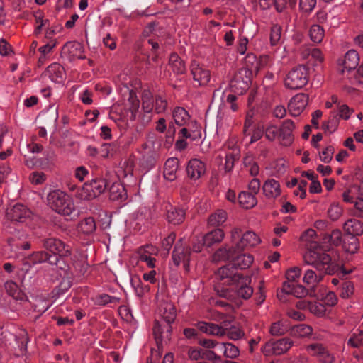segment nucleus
<instances>
[{"label": "nucleus", "instance_id": "680f3d73", "mask_svg": "<svg viewBox=\"0 0 363 363\" xmlns=\"http://www.w3.org/2000/svg\"><path fill=\"white\" fill-rule=\"evenodd\" d=\"M167 107V102L161 96L156 95L155 97L154 108L157 113H163Z\"/></svg>", "mask_w": 363, "mask_h": 363}, {"label": "nucleus", "instance_id": "f03ea898", "mask_svg": "<svg viewBox=\"0 0 363 363\" xmlns=\"http://www.w3.org/2000/svg\"><path fill=\"white\" fill-rule=\"evenodd\" d=\"M242 251L238 250L235 247H225L218 249L215 252L214 256L218 259L230 261V263L223 267H228L235 274H240L237 272L238 269H247L253 262L252 255L242 253Z\"/></svg>", "mask_w": 363, "mask_h": 363}, {"label": "nucleus", "instance_id": "f3484780", "mask_svg": "<svg viewBox=\"0 0 363 363\" xmlns=\"http://www.w3.org/2000/svg\"><path fill=\"white\" fill-rule=\"evenodd\" d=\"M261 242L259 236L253 231H246L236 243L235 247L239 250H244L247 247H255Z\"/></svg>", "mask_w": 363, "mask_h": 363}, {"label": "nucleus", "instance_id": "864d4df0", "mask_svg": "<svg viewBox=\"0 0 363 363\" xmlns=\"http://www.w3.org/2000/svg\"><path fill=\"white\" fill-rule=\"evenodd\" d=\"M308 310L318 317H323L326 313L325 305L320 302H310Z\"/></svg>", "mask_w": 363, "mask_h": 363}, {"label": "nucleus", "instance_id": "5fc2aeb1", "mask_svg": "<svg viewBox=\"0 0 363 363\" xmlns=\"http://www.w3.org/2000/svg\"><path fill=\"white\" fill-rule=\"evenodd\" d=\"M116 146L113 144L111 143H104L101 147L99 149V155L103 158H108L109 157H113L116 150Z\"/></svg>", "mask_w": 363, "mask_h": 363}, {"label": "nucleus", "instance_id": "c85d7f7f", "mask_svg": "<svg viewBox=\"0 0 363 363\" xmlns=\"http://www.w3.org/2000/svg\"><path fill=\"white\" fill-rule=\"evenodd\" d=\"M190 125L195 126V130L188 129L183 128L181 129L179 133L185 138H191L192 140L201 139L202 137L201 127L196 121H193L190 123Z\"/></svg>", "mask_w": 363, "mask_h": 363}, {"label": "nucleus", "instance_id": "774afa93", "mask_svg": "<svg viewBox=\"0 0 363 363\" xmlns=\"http://www.w3.org/2000/svg\"><path fill=\"white\" fill-rule=\"evenodd\" d=\"M316 5V0H299L300 9L306 12H311Z\"/></svg>", "mask_w": 363, "mask_h": 363}, {"label": "nucleus", "instance_id": "4c0bfd02", "mask_svg": "<svg viewBox=\"0 0 363 363\" xmlns=\"http://www.w3.org/2000/svg\"><path fill=\"white\" fill-rule=\"evenodd\" d=\"M273 343L274 355H281L286 353L293 345V342L288 337L274 341Z\"/></svg>", "mask_w": 363, "mask_h": 363}, {"label": "nucleus", "instance_id": "37998d69", "mask_svg": "<svg viewBox=\"0 0 363 363\" xmlns=\"http://www.w3.org/2000/svg\"><path fill=\"white\" fill-rule=\"evenodd\" d=\"M338 124V114L336 112L333 111L330 113L328 120L323 122L322 129L325 132L328 131L330 133H333L337 129Z\"/></svg>", "mask_w": 363, "mask_h": 363}, {"label": "nucleus", "instance_id": "7ed1b4c3", "mask_svg": "<svg viewBox=\"0 0 363 363\" xmlns=\"http://www.w3.org/2000/svg\"><path fill=\"white\" fill-rule=\"evenodd\" d=\"M303 260L306 264L313 266L325 275H333L340 269L339 264L333 261L331 257L324 251L306 252L303 255Z\"/></svg>", "mask_w": 363, "mask_h": 363}, {"label": "nucleus", "instance_id": "9b49d317", "mask_svg": "<svg viewBox=\"0 0 363 363\" xmlns=\"http://www.w3.org/2000/svg\"><path fill=\"white\" fill-rule=\"evenodd\" d=\"M284 294H291L296 298H302L307 295L310 296V288L308 289L301 284H291L289 282H284L281 292L277 293V297L282 300Z\"/></svg>", "mask_w": 363, "mask_h": 363}, {"label": "nucleus", "instance_id": "e2e57ef3", "mask_svg": "<svg viewBox=\"0 0 363 363\" xmlns=\"http://www.w3.org/2000/svg\"><path fill=\"white\" fill-rule=\"evenodd\" d=\"M334 147L332 145L328 146L324 150L320 152V159L324 163H329L334 154Z\"/></svg>", "mask_w": 363, "mask_h": 363}, {"label": "nucleus", "instance_id": "6e6552de", "mask_svg": "<svg viewBox=\"0 0 363 363\" xmlns=\"http://www.w3.org/2000/svg\"><path fill=\"white\" fill-rule=\"evenodd\" d=\"M310 297L315 298L323 302L325 306L333 307L337 303V297L335 292L328 291L324 285L313 286L310 287Z\"/></svg>", "mask_w": 363, "mask_h": 363}, {"label": "nucleus", "instance_id": "bb28decb", "mask_svg": "<svg viewBox=\"0 0 363 363\" xmlns=\"http://www.w3.org/2000/svg\"><path fill=\"white\" fill-rule=\"evenodd\" d=\"M64 49L67 50L71 57L73 59H84V46L78 42H68L64 45Z\"/></svg>", "mask_w": 363, "mask_h": 363}, {"label": "nucleus", "instance_id": "7c9ffc66", "mask_svg": "<svg viewBox=\"0 0 363 363\" xmlns=\"http://www.w3.org/2000/svg\"><path fill=\"white\" fill-rule=\"evenodd\" d=\"M45 73L52 81L60 82L63 79L64 68L58 63H53L47 67Z\"/></svg>", "mask_w": 363, "mask_h": 363}, {"label": "nucleus", "instance_id": "c9c22d12", "mask_svg": "<svg viewBox=\"0 0 363 363\" xmlns=\"http://www.w3.org/2000/svg\"><path fill=\"white\" fill-rule=\"evenodd\" d=\"M109 198L112 201L126 199V192L124 186L119 182H114L109 188Z\"/></svg>", "mask_w": 363, "mask_h": 363}, {"label": "nucleus", "instance_id": "5701e85b", "mask_svg": "<svg viewBox=\"0 0 363 363\" xmlns=\"http://www.w3.org/2000/svg\"><path fill=\"white\" fill-rule=\"evenodd\" d=\"M262 191L268 199H275L281 194L280 184L277 180L269 179L264 182Z\"/></svg>", "mask_w": 363, "mask_h": 363}, {"label": "nucleus", "instance_id": "dca6fc26", "mask_svg": "<svg viewBox=\"0 0 363 363\" xmlns=\"http://www.w3.org/2000/svg\"><path fill=\"white\" fill-rule=\"evenodd\" d=\"M186 217L185 211L179 207L169 205L166 207V220L169 224L178 225L182 224Z\"/></svg>", "mask_w": 363, "mask_h": 363}, {"label": "nucleus", "instance_id": "052dcab7", "mask_svg": "<svg viewBox=\"0 0 363 363\" xmlns=\"http://www.w3.org/2000/svg\"><path fill=\"white\" fill-rule=\"evenodd\" d=\"M342 213V208L338 204L330 205L328 214V217L333 221L337 220Z\"/></svg>", "mask_w": 363, "mask_h": 363}, {"label": "nucleus", "instance_id": "72a5a7b5", "mask_svg": "<svg viewBox=\"0 0 363 363\" xmlns=\"http://www.w3.org/2000/svg\"><path fill=\"white\" fill-rule=\"evenodd\" d=\"M240 205L246 209L253 208L257 203L255 196L250 192L242 191L238 197Z\"/></svg>", "mask_w": 363, "mask_h": 363}, {"label": "nucleus", "instance_id": "c756f323", "mask_svg": "<svg viewBox=\"0 0 363 363\" xmlns=\"http://www.w3.org/2000/svg\"><path fill=\"white\" fill-rule=\"evenodd\" d=\"M125 106L130 111V119L131 121H135L140 107V100L138 99L135 91H134L133 90L129 91L128 103L126 104Z\"/></svg>", "mask_w": 363, "mask_h": 363}, {"label": "nucleus", "instance_id": "cd10ccee", "mask_svg": "<svg viewBox=\"0 0 363 363\" xmlns=\"http://www.w3.org/2000/svg\"><path fill=\"white\" fill-rule=\"evenodd\" d=\"M30 255L35 265L44 262L53 265V262H57L55 255H52L45 250L34 252Z\"/></svg>", "mask_w": 363, "mask_h": 363}, {"label": "nucleus", "instance_id": "20e7f679", "mask_svg": "<svg viewBox=\"0 0 363 363\" xmlns=\"http://www.w3.org/2000/svg\"><path fill=\"white\" fill-rule=\"evenodd\" d=\"M48 206L55 212L70 216L74 211L75 206L72 199L60 190H53L47 196Z\"/></svg>", "mask_w": 363, "mask_h": 363}, {"label": "nucleus", "instance_id": "6ab92c4d", "mask_svg": "<svg viewBox=\"0 0 363 363\" xmlns=\"http://www.w3.org/2000/svg\"><path fill=\"white\" fill-rule=\"evenodd\" d=\"M182 242V239H180L172 252V259L176 266H179L182 261L186 264L189 262L190 250L185 248Z\"/></svg>", "mask_w": 363, "mask_h": 363}, {"label": "nucleus", "instance_id": "473e14b6", "mask_svg": "<svg viewBox=\"0 0 363 363\" xmlns=\"http://www.w3.org/2000/svg\"><path fill=\"white\" fill-rule=\"evenodd\" d=\"M95 305L98 306H104L108 304H112L113 306H116L121 302V298L117 296H112L107 294H97L93 298Z\"/></svg>", "mask_w": 363, "mask_h": 363}, {"label": "nucleus", "instance_id": "69168bd1", "mask_svg": "<svg viewBox=\"0 0 363 363\" xmlns=\"http://www.w3.org/2000/svg\"><path fill=\"white\" fill-rule=\"evenodd\" d=\"M265 137L270 141H274L276 138L279 139V128L276 125H269L266 128Z\"/></svg>", "mask_w": 363, "mask_h": 363}, {"label": "nucleus", "instance_id": "4be33fe9", "mask_svg": "<svg viewBox=\"0 0 363 363\" xmlns=\"http://www.w3.org/2000/svg\"><path fill=\"white\" fill-rule=\"evenodd\" d=\"M179 160L177 157L167 160L164 166V177L169 181H174L177 178V172L179 169Z\"/></svg>", "mask_w": 363, "mask_h": 363}, {"label": "nucleus", "instance_id": "79ce46f5", "mask_svg": "<svg viewBox=\"0 0 363 363\" xmlns=\"http://www.w3.org/2000/svg\"><path fill=\"white\" fill-rule=\"evenodd\" d=\"M130 284L132 287L134 289L136 295L139 297H142L150 290V286L147 285H143L141 279L137 275H134L130 277Z\"/></svg>", "mask_w": 363, "mask_h": 363}, {"label": "nucleus", "instance_id": "f8f14e48", "mask_svg": "<svg viewBox=\"0 0 363 363\" xmlns=\"http://www.w3.org/2000/svg\"><path fill=\"white\" fill-rule=\"evenodd\" d=\"M308 102V95L301 93L294 96L288 104V109L293 116H299L304 110Z\"/></svg>", "mask_w": 363, "mask_h": 363}, {"label": "nucleus", "instance_id": "b1692460", "mask_svg": "<svg viewBox=\"0 0 363 363\" xmlns=\"http://www.w3.org/2000/svg\"><path fill=\"white\" fill-rule=\"evenodd\" d=\"M346 234L359 236L363 234V223L357 219H350L343 225Z\"/></svg>", "mask_w": 363, "mask_h": 363}, {"label": "nucleus", "instance_id": "49530a36", "mask_svg": "<svg viewBox=\"0 0 363 363\" xmlns=\"http://www.w3.org/2000/svg\"><path fill=\"white\" fill-rule=\"evenodd\" d=\"M142 108L145 113H150L154 108V99L149 90L143 91Z\"/></svg>", "mask_w": 363, "mask_h": 363}, {"label": "nucleus", "instance_id": "1a4fd4ad", "mask_svg": "<svg viewBox=\"0 0 363 363\" xmlns=\"http://www.w3.org/2000/svg\"><path fill=\"white\" fill-rule=\"evenodd\" d=\"M191 73L195 82L199 86L206 85L211 79L210 71L201 65L197 61L193 60L190 65Z\"/></svg>", "mask_w": 363, "mask_h": 363}, {"label": "nucleus", "instance_id": "0e129e2a", "mask_svg": "<svg viewBox=\"0 0 363 363\" xmlns=\"http://www.w3.org/2000/svg\"><path fill=\"white\" fill-rule=\"evenodd\" d=\"M357 188V186H353L350 187L349 189L346 190L342 194V199L345 202L349 203H354L355 194Z\"/></svg>", "mask_w": 363, "mask_h": 363}, {"label": "nucleus", "instance_id": "a211bd4d", "mask_svg": "<svg viewBox=\"0 0 363 363\" xmlns=\"http://www.w3.org/2000/svg\"><path fill=\"white\" fill-rule=\"evenodd\" d=\"M359 62V57L358 52L354 50H350L346 52L343 59L338 60V64L343 66L341 70L344 73L345 69L351 71L354 69Z\"/></svg>", "mask_w": 363, "mask_h": 363}, {"label": "nucleus", "instance_id": "338daca9", "mask_svg": "<svg viewBox=\"0 0 363 363\" xmlns=\"http://www.w3.org/2000/svg\"><path fill=\"white\" fill-rule=\"evenodd\" d=\"M269 62V57L268 55H262L257 60V65L255 67H252L250 71L257 73L260 69L265 67Z\"/></svg>", "mask_w": 363, "mask_h": 363}, {"label": "nucleus", "instance_id": "ea45409f", "mask_svg": "<svg viewBox=\"0 0 363 363\" xmlns=\"http://www.w3.org/2000/svg\"><path fill=\"white\" fill-rule=\"evenodd\" d=\"M227 219V213L224 210H217L210 215L208 219V225L211 227H217L223 224Z\"/></svg>", "mask_w": 363, "mask_h": 363}, {"label": "nucleus", "instance_id": "a18cd8bd", "mask_svg": "<svg viewBox=\"0 0 363 363\" xmlns=\"http://www.w3.org/2000/svg\"><path fill=\"white\" fill-rule=\"evenodd\" d=\"M324 275L321 272L316 274L314 271L308 269L306 272L303 281L308 285L318 286L317 284L323 280Z\"/></svg>", "mask_w": 363, "mask_h": 363}, {"label": "nucleus", "instance_id": "393cba45", "mask_svg": "<svg viewBox=\"0 0 363 363\" xmlns=\"http://www.w3.org/2000/svg\"><path fill=\"white\" fill-rule=\"evenodd\" d=\"M6 293L17 301H26V295L18 288V285L13 281H8L4 284Z\"/></svg>", "mask_w": 363, "mask_h": 363}, {"label": "nucleus", "instance_id": "13d9d810", "mask_svg": "<svg viewBox=\"0 0 363 363\" xmlns=\"http://www.w3.org/2000/svg\"><path fill=\"white\" fill-rule=\"evenodd\" d=\"M69 256H56L55 258L57 259V262H53V264L56 265L57 267L63 272L64 275L67 276V273H72L70 272V267L66 263L65 258L68 257Z\"/></svg>", "mask_w": 363, "mask_h": 363}, {"label": "nucleus", "instance_id": "09e8293b", "mask_svg": "<svg viewBox=\"0 0 363 363\" xmlns=\"http://www.w3.org/2000/svg\"><path fill=\"white\" fill-rule=\"evenodd\" d=\"M225 335L228 337L233 340L241 339L245 335V332L240 327L232 325L229 328H224Z\"/></svg>", "mask_w": 363, "mask_h": 363}, {"label": "nucleus", "instance_id": "423d86ee", "mask_svg": "<svg viewBox=\"0 0 363 363\" xmlns=\"http://www.w3.org/2000/svg\"><path fill=\"white\" fill-rule=\"evenodd\" d=\"M308 80V68L305 65H298L286 74L284 84L290 89H300L307 84Z\"/></svg>", "mask_w": 363, "mask_h": 363}, {"label": "nucleus", "instance_id": "bf43d9fd", "mask_svg": "<svg viewBox=\"0 0 363 363\" xmlns=\"http://www.w3.org/2000/svg\"><path fill=\"white\" fill-rule=\"evenodd\" d=\"M154 155L155 152L152 150H149L145 152L141 158L142 164L145 165L147 168L154 167L155 164Z\"/></svg>", "mask_w": 363, "mask_h": 363}, {"label": "nucleus", "instance_id": "f257e3e1", "mask_svg": "<svg viewBox=\"0 0 363 363\" xmlns=\"http://www.w3.org/2000/svg\"><path fill=\"white\" fill-rule=\"evenodd\" d=\"M216 279L214 291L220 298L235 301L238 298L248 299L253 294L252 288L249 286L250 279L242 274H235L228 267H220L216 273Z\"/></svg>", "mask_w": 363, "mask_h": 363}, {"label": "nucleus", "instance_id": "6e6d98bb", "mask_svg": "<svg viewBox=\"0 0 363 363\" xmlns=\"http://www.w3.org/2000/svg\"><path fill=\"white\" fill-rule=\"evenodd\" d=\"M206 247L205 240L203 239L202 235L195 236L191 240V247H188L190 251L191 250L194 252H200L202 250L203 247Z\"/></svg>", "mask_w": 363, "mask_h": 363}, {"label": "nucleus", "instance_id": "c03bdc74", "mask_svg": "<svg viewBox=\"0 0 363 363\" xmlns=\"http://www.w3.org/2000/svg\"><path fill=\"white\" fill-rule=\"evenodd\" d=\"M79 230L84 234L89 235L93 233L96 225L94 219L92 217H88L82 220L78 225Z\"/></svg>", "mask_w": 363, "mask_h": 363}, {"label": "nucleus", "instance_id": "2eb2a0df", "mask_svg": "<svg viewBox=\"0 0 363 363\" xmlns=\"http://www.w3.org/2000/svg\"><path fill=\"white\" fill-rule=\"evenodd\" d=\"M186 172L191 179H199L206 172V164L199 159H191L186 166Z\"/></svg>", "mask_w": 363, "mask_h": 363}, {"label": "nucleus", "instance_id": "de8ad7c7", "mask_svg": "<svg viewBox=\"0 0 363 363\" xmlns=\"http://www.w3.org/2000/svg\"><path fill=\"white\" fill-rule=\"evenodd\" d=\"M325 35V30L319 25H313L309 30V36L311 40L315 43H320L322 42Z\"/></svg>", "mask_w": 363, "mask_h": 363}, {"label": "nucleus", "instance_id": "0eeeda50", "mask_svg": "<svg viewBox=\"0 0 363 363\" xmlns=\"http://www.w3.org/2000/svg\"><path fill=\"white\" fill-rule=\"evenodd\" d=\"M39 243L45 251L51 252L52 255L70 256L72 255L71 247L57 238L52 236L40 238Z\"/></svg>", "mask_w": 363, "mask_h": 363}, {"label": "nucleus", "instance_id": "ddd939ff", "mask_svg": "<svg viewBox=\"0 0 363 363\" xmlns=\"http://www.w3.org/2000/svg\"><path fill=\"white\" fill-rule=\"evenodd\" d=\"M162 325H165V321L163 320L161 322L155 320L152 328L155 340L159 350L162 349V341L164 340H170L172 331V327L171 326V330L169 333H167L166 327H163Z\"/></svg>", "mask_w": 363, "mask_h": 363}, {"label": "nucleus", "instance_id": "a19ab883", "mask_svg": "<svg viewBox=\"0 0 363 363\" xmlns=\"http://www.w3.org/2000/svg\"><path fill=\"white\" fill-rule=\"evenodd\" d=\"M313 328L306 324H298L292 327L291 335L296 337H305L312 334Z\"/></svg>", "mask_w": 363, "mask_h": 363}, {"label": "nucleus", "instance_id": "603ef678", "mask_svg": "<svg viewBox=\"0 0 363 363\" xmlns=\"http://www.w3.org/2000/svg\"><path fill=\"white\" fill-rule=\"evenodd\" d=\"M221 347L224 350L225 357L228 358H236L240 354L238 348L232 343H222Z\"/></svg>", "mask_w": 363, "mask_h": 363}, {"label": "nucleus", "instance_id": "9d476101", "mask_svg": "<svg viewBox=\"0 0 363 363\" xmlns=\"http://www.w3.org/2000/svg\"><path fill=\"white\" fill-rule=\"evenodd\" d=\"M158 313L162 320L165 321V325L162 326L166 327L167 333H169L171 324L174 322L177 317L175 306L168 302L161 303L158 308Z\"/></svg>", "mask_w": 363, "mask_h": 363}, {"label": "nucleus", "instance_id": "f704fd0d", "mask_svg": "<svg viewBox=\"0 0 363 363\" xmlns=\"http://www.w3.org/2000/svg\"><path fill=\"white\" fill-rule=\"evenodd\" d=\"M169 66L176 74H182L185 72L184 62L177 53H172L169 56Z\"/></svg>", "mask_w": 363, "mask_h": 363}, {"label": "nucleus", "instance_id": "4d7b16f0", "mask_svg": "<svg viewBox=\"0 0 363 363\" xmlns=\"http://www.w3.org/2000/svg\"><path fill=\"white\" fill-rule=\"evenodd\" d=\"M301 272V269L297 267L291 268L286 273V281L285 282H289V285L295 284L300 277Z\"/></svg>", "mask_w": 363, "mask_h": 363}, {"label": "nucleus", "instance_id": "8fccbe9b", "mask_svg": "<svg viewBox=\"0 0 363 363\" xmlns=\"http://www.w3.org/2000/svg\"><path fill=\"white\" fill-rule=\"evenodd\" d=\"M282 28L279 24H274L270 29V43L277 45L281 40Z\"/></svg>", "mask_w": 363, "mask_h": 363}, {"label": "nucleus", "instance_id": "2f4dec72", "mask_svg": "<svg viewBox=\"0 0 363 363\" xmlns=\"http://www.w3.org/2000/svg\"><path fill=\"white\" fill-rule=\"evenodd\" d=\"M72 284V273H67V276H63L59 285L53 290L55 296L59 297L67 292Z\"/></svg>", "mask_w": 363, "mask_h": 363}, {"label": "nucleus", "instance_id": "58836bf2", "mask_svg": "<svg viewBox=\"0 0 363 363\" xmlns=\"http://www.w3.org/2000/svg\"><path fill=\"white\" fill-rule=\"evenodd\" d=\"M172 116L175 123L179 126L186 125L190 118L188 111L184 108L180 106L174 108Z\"/></svg>", "mask_w": 363, "mask_h": 363}, {"label": "nucleus", "instance_id": "3c124183", "mask_svg": "<svg viewBox=\"0 0 363 363\" xmlns=\"http://www.w3.org/2000/svg\"><path fill=\"white\" fill-rule=\"evenodd\" d=\"M354 284L350 281H345L341 284L340 296L342 298H349L354 293Z\"/></svg>", "mask_w": 363, "mask_h": 363}, {"label": "nucleus", "instance_id": "e433bc0d", "mask_svg": "<svg viewBox=\"0 0 363 363\" xmlns=\"http://www.w3.org/2000/svg\"><path fill=\"white\" fill-rule=\"evenodd\" d=\"M357 236L346 235L342 240V248L345 251L354 254L359 249V240Z\"/></svg>", "mask_w": 363, "mask_h": 363}, {"label": "nucleus", "instance_id": "aec40b11", "mask_svg": "<svg viewBox=\"0 0 363 363\" xmlns=\"http://www.w3.org/2000/svg\"><path fill=\"white\" fill-rule=\"evenodd\" d=\"M28 216L27 208L20 203L14 205L7 210L6 216L9 220L14 222H23V220Z\"/></svg>", "mask_w": 363, "mask_h": 363}, {"label": "nucleus", "instance_id": "39448f33", "mask_svg": "<svg viewBox=\"0 0 363 363\" xmlns=\"http://www.w3.org/2000/svg\"><path fill=\"white\" fill-rule=\"evenodd\" d=\"M108 186L107 181L103 178H96L86 182L77 189L76 196L81 200H91L105 191Z\"/></svg>", "mask_w": 363, "mask_h": 363}, {"label": "nucleus", "instance_id": "4468645a", "mask_svg": "<svg viewBox=\"0 0 363 363\" xmlns=\"http://www.w3.org/2000/svg\"><path fill=\"white\" fill-rule=\"evenodd\" d=\"M294 129L295 124L291 120L286 119L283 121L279 128V140L281 145L289 146L292 144L294 141L293 131Z\"/></svg>", "mask_w": 363, "mask_h": 363}, {"label": "nucleus", "instance_id": "a878e982", "mask_svg": "<svg viewBox=\"0 0 363 363\" xmlns=\"http://www.w3.org/2000/svg\"><path fill=\"white\" fill-rule=\"evenodd\" d=\"M224 235L222 229L216 228L202 236L205 240L206 247H211L213 245L220 242L224 238Z\"/></svg>", "mask_w": 363, "mask_h": 363}, {"label": "nucleus", "instance_id": "412c9836", "mask_svg": "<svg viewBox=\"0 0 363 363\" xmlns=\"http://www.w3.org/2000/svg\"><path fill=\"white\" fill-rule=\"evenodd\" d=\"M196 326L201 332L208 335L218 337H223L225 335L224 328L216 323L199 321Z\"/></svg>", "mask_w": 363, "mask_h": 363}]
</instances>
